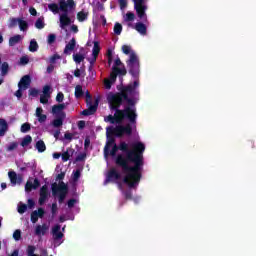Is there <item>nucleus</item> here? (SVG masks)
Wrapping results in <instances>:
<instances>
[{
    "mask_svg": "<svg viewBox=\"0 0 256 256\" xmlns=\"http://www.w3.org/2000/svg\"><path fill=\"white\" fill-rule=\"evenodd\" d=\"M109 149L110 157H115L114 163L116 167L122 168V173L125 174L123 183L129 189H137L141 178L143 177V165H145V144L143 142H134L131 144L132 149L129 150L127 142H120L111 146Z\"/></svg>",
    "mask_w": 256,
    "mask_h": 256,
    "instance_id": "obj_1",
    "label": "nucleus"
},
{
    "mask_svg": "<svg viewBox=\"0 0 256 256\" xmlns=\"http://www.w3.org/2000/svg\"><path fill=\"white\" fill-rule=\"evenodd\" d=\"M133 83L126 86H122L115 94H109L107 97L109 107L111 111H115L114 116L108 115L104 118L106 123L111 125H121L125 119H127L131 125L137 123V108H135V99L129 98V95H133L137 87H139V78Z\"/></svg>",
    "mask_w": 256,
    "mask_h": 256,
    "instance_id": "obj_2",
    "label": "nucleus"
},
{
    "mask_svg": "<svg viewBox=\"0 0 256 256\" xmlns=\"http://www.w3.org/2000/svg\"><path fill=\"white\" fill-rule=\"evenodd\" d=\"M122 52L124 55H129V59L126 61L128 72L134 79H139L141 73V65L139 63V56L131 49L129 45L122 46Z\"/></svg>",
    "mask_w": 256,
    "mask_h": 256,
    "instance_id": "obj_3",
    "label": "nucleus"
},
{
    "mask_svg": "<svg viewBox=\"0 0 256 256\" xmlns=\"http://www.w3.org/2000/svg\"><path fill=\"white\" fill-rule=\"evenodd\" d=\"M118 75H119V79L123 81V77L127 75V68L112 67V72L110 73L109 78L104 80L105 89H111V85H113V83L117 81Z\"/></svg>",
    "mask_w": 256,
    "mask_h": 256,
    "instance_id": "obj_4",
    "label": "nucleus"
},
{
    "mask_svg": "<svg viewBox=\"0 0 256 256\" xmlns=\"http://www.w3.org/2000/svg\"><path fill=\"white\" fill-rule=\"evenodd\" d=\"M86 105L87 109L83 110L81 112V115L84 117H89V115H95L97 113V109L99 107V99H96L93 104V97L91 96V93L89 91L86 92Z\"/></svg>",
    "mask_w": 256,
    "mask_h": 256,
    "instance_id": "obj_5",
    "label": "nucleus"
},
{
    "mask_svg": "<svg viewBox=\"0 0 256 256\" xmlns=\"http://www.w3.org/2000/svg\"><path fill=\"white\" fill-rule=\"evenodd\" d=\"M68 191L69 188L63 181L59 182V185H57V183L52 184V195L55 197V195L58 194V203L60 204L65 201V197H67Z\"/></svg>",
    "mask_w": 256,
    "mask_h": 256,
    "instance_id": "obj_6",
    "label": "nucleus"
},
{
    "mask_svg": "<svg viewBox=\"0 0 256 256\" xmlns=\"http://www.w3.org/2000/svg\"><path fill=\"white\" fill-rule=\"evenodd\" d=\"M134 1V9L137 13L139 19H143L145 17V12L147 11V6L145 5V1L147 0H133Z\"/></svg>",
    "mask_w": 256,
    "mask_h": 256,
    "instance_id": "obj_7",
    "label": "nucleus"
},
{
    "mask_svg": "<svg viewBox=\"0 0 256 256\" xmlns=\"http://www.w3.org/2000/svg\"><path fill=\"white\" fill-rule=\"evenodd\" d=\"M50 195L51 194L49 193V187L47 186V184L43 185L40 188L38 204L40 206L45 205V203H46L47 199H49Z\"/></svg>",
    "mask_w": 256,
    "mask_h": 256,
    "instance_id": "obj_8",
    "label": "nucleus"
},
{
    "mask_svg": "<svg viewBox=\"0 0 256 256\" xmlns=\"http://www.w3.org/2000/svg\"><path fill=\"white\" fill-rule=\"evenodd\" d=\"M116 132H117V137H122L124 135H132L133 134V127L131 126L130 123L126 124L125 126L119 125L116 126Z\"/></svg>",
    "mask_w": 256,
    "mask_h": 256,
    "instance_id": "obj_9",
    "label": "nucleus"
},
{
    "mask_svg": "<svg viewBox=\"0 0 256 256\" xmlns=\"http://www.w3.org/2000/svg\"><path fill=\"white\" fill-rule=\"evenodd\" d=\"M121 179V172L117 168L112 167L106 175V183H111L113 181H119Z\"/></svg>",
    "mask_w": 256,
    "mask_h": 256,
    "instance_id": "obj_10",
    "label": "nucleus"
},
{
    "mask_svg": "<svg viewBox=\"0 0 256 256\" xmlns=\"http://www.w3.org/2000/svg\"><path fill=\"white\" fill-rule=\"evenodd\" d=\"M67 108V104L60 103L52 106V113L55 115V117H61V115H64V117H67V114L63 111Z\"/></svg>",
    "mask_w": 256,
    "mask_h": 256,
    "instance_id": "obj_11",
    "label": "nucleus"
},
{
    "mask_svg": "<svg viewBox=\"0 0 256 256\" xmlns=\"http://www.w3.org/2000/svg\"><path fill=\"white\" fill-rule=\"evenodd\" d=\"M29 87H31V76L24 75L18 83V89H23V91H27Z\"/></svg>",
    "mask_w": 256,
    "mask_h": 256,
    "instance_id": "obj_12",
    "label": "nucleus"
},
{
    "mask_svg": "<svg viewBox=\"0 0 256 256\" xmlns=\"http://www.w3.org/2000/svg\"><path fill=\"white\" fill-rule=\"evenodd\" d=\"M75 5V0H59L60 11L62 12H69L67 8L74 9Z\"/></svg>",
    "mask_w": 256,
    "mask_h": 256,
    "instance_id": "obj_13",
    "label": "nucleus"
},
{
    "mask_svg": "<svg viewBox=\"0 0 256 256\" xmlns=\"http://www.w3.org/2000/svg\"><path fill=\"white\" fill-rule=\"evenodd\" d=\"M8 177L10 179V183L13 185H21V183H23V176L21 174L17 175V172L15 171L8 172Z\"/></svg>",
    "mask_w": 256,
    "mask_h": 256,
    "instance_id": "obj_14",
    "label": "nucleus"
},
{
    "mask_svg": "<svg viewBox=\"0 0 256 256\" xmlns=\"http://www.w3.org/2000/svg\"><path fill=\"white\" fill-rule=\"evenodd\" d=\"M63 14L60 15V27L61 29H65L71 25V18H69V12H62Z\"/></svg>",
    "mask_w": 256,
    "mask_h": 256,
    "instance_id": "obj_15",
    "label": "nucleus"
},
{
    "mask_svg": "<svg viewBox=\"0 0 256 256\" xmlns=\"http://www.w3.org/2000/svg\"><path fill=\"white\" fill-rule=\"evenodd\" d=\"M113 145H117L115 143V137L107 136V141H106V144L104 146V157L106 159H107V157H109V149H111Z\"/></svg>",
    "mask_w": 256,
    "mask_h": 256,
    "instance_id": "obj_16",
    "label": "nucleus"
},
{
    "mask_svg": "<svg viewBox=\"0 0 256 256\" xmlns=\"http://www.w3.org/2000/svg\"><path fill=\"white\" fill-rule=\"evenodd\" d=\"M76 45H77V40H75V38H72L64 48V55H71V51H75Z\"/></svg>",
    "mask_w": 256,
    "mask_h": 256,
    "instance_id": "obj_17",
    "label": "nucleus"
},
{
    "mask_svg": "<svg viewBox=\"0 0 256 256\" xmlns=\"http://www.w3.org/2000/svg\"><path fill=\"white\" fill-rule=\"evenodd\" d=\"M52 235L54 241H59V239H63L64 235L61 232V225H56L53 227Z\"/></svg>",
    "mask_w": 256,
    "mask_h": 256,
    "instance_id": "obj_18",
    "label": "nucleus"
},
{
    "mask_svg": "<svg viewBox=\"0 0 256 256\" xmlns=\"http://www.w3.org/2000/svg\"><path fill=\"white\" fill-rule=\"evenodd\" d=\"M7 131H9L7 120L0 118V137H5Z\"/></svg>",
    "mask_w": 256,
    "mask_h": 256,
    "instance_id": "obj_19",
    "label": "nucleus"
},
{
    "mask_svg": "<svg viewBox=\"0 0 256 256\" xmlns=\"http://www.w3.org/2000/svg\"><path fill=\"white\" fill-rule=\"evenodd\" d=\"M134 29L140 33V35H147V26L143 24V22L136 23Z\"/></svg>",
    "mask_w": 256,
    "mask_h": 256,
    "instance_id": "obj_20",
    "label": "nucleus"
},
{
    "mask_svg": "<svg viewBox=\"0 0 256 256\" xmlns=\"http://www.w3.org/2000/svg\"><path fill=\"white\" fill-rule=\"evenodd\" d=\"M56 118L52 121V125L56 128L63 127V121H65V115L55 116Z\"/></svg>",
    "mask_w": 256,
    "mask_h": 256,
    "instance_id": "obj_21",
    "label": "nucleus"
},
{
    "mask_svg": "<svg viewBox=\"0 0 256 256\" xmlns=\"http://www.w3.org/2000/svg\"><path fill=\"white\" fill-rule=\"evenodd\" d=\"M48 229L49 227L47 226V224L37 225L35 229V235H38V236L45 235Z\"/></svg>",
    "mask_w": 256,
    "mask_h": 256,
    "instance_id": "obj_22",
    "label": "nucleus"
},
{
    "mask_svg": "<svg viewBox=\"0 0 256 256\" xmlns=\"http://www.w3.org/2000/svg\"><path fill=\"white\" fill-rule=\"evenodd\" d=\"M21 39H23V37L19 34L10 37L9 46L10 47H15V45H17V43L21 42Z\"/></svg>",
    "mask_w": 256,
    "mask_h": 256,
    "instance_id": "obj_23",
    "label": "nucleus"
},
{
    "mask_svg": "<svg viewBox=\"0 0 256 256\" xmlns=\"http://www.w3.org/2000/svg\"><path fill=\"white\" fill-rule=\"evenodd\" d=\"M73 153H75V150L73 148H67V151H65L64 153H62L61 157H62V161L67 162L71 155H73Z\"/></svg>",
    "mask_w": 256,
    "mask_h": 256,
    "instance_id": "obj_24",
    "label": "nucleus"
},
{
    "mask_svg": "<svg viewBox=\"0 0 256 256\" xmlns=\"http://www.w3.org/2000/svg\"><path fill=\"white\" fill-rule=\"evenodd\" d=\"M36 149L39 153H45L47 150V146L45 145V142L43 140H39L36 142Z\"/></svg>",
    "mask_w": 256,
    "mask_h": 256,
    "instance_id": "obj_25",
    "label": "nucleus"
},
{
    "mask_svg": "<svg viewBox=\"0 0 256 256\" xmlns=\"http://www.w3.org/2000/svg\"><path fill=\"white\" fill-rule=\"evenodd\" d=\"M48 9L49 11H52L54 15H57V13L61 11V6L58 5L57 3H51V4H48Z\"/></svg>",
    "mask_w": 256,
    "mask_h": 256,
    "instance_id": "obj_26",
    "label": "nucleus"
},
{
    "mask_svg": "<svg viewBox=\"0 0 256 256\" xmlns=\"http://www.w3.org/2000/svg\"><path fill=\"white\" fill-rule=\"evenodd\" d=\"M117 137V127L109 126L106 128V137Z\"/></svg>",
    "mask_w": 256,
    "mask_h": 256,
    "instance_id": "obj_27",
    "label": "nucleus"
},
{
    "mask_svg": "<svg viewBox=\"0 0 256 256\" xmlns=\"http://www.w3.org/2000/svg\"><path fill=\"white\" fill-rule=\"evenodd\" d=\"M38 50H39V44L37 43V40L32 39V40L30 41L29 51H30L31 53H35V52L38 51Z\"/></svg>",
    "mask_w": 256,
    "mask_h": 256,
    "instance_id": "obj_28",
    "label": "nucleus"
},
{
    "mask_svg": "<svg viewBox=\"0 0 256 256\" xmlns=\"http://www.w3.org/2000/svg\"><path fill=\"white\" fill-rule=\"evenodd\" d=\"M87 17H89V13H87L85 11H80L77 13V20L80 23H83V21H87Z\"/></svg>",
    "mask_w": 256,
    "mask_h": 256,
    "instance_id": "obj_29",
    "label": "nucleus"
},
{
    "mask_svg": "<svg viewBox=\"0 0 256 256\" xmlns=\"http://www.w3.org/2000/svg\"><path fill=\"white\" fill-rule=\"evenodd\" d=\"M33 142L31 135H26L21 141V147H28Z\"/></svg>",
    "mask_w": 256,
    "mask_h": 256,
    "instance_id": "obj_30",
    "label": "nucleus"
},
{
    "mask_svg": "<svg viewBox=\"0 0 256 256\" xmlns=\"http://www.w3.org/2000/svg\"><path fill=\"white\" fill-rule=\"evenodd\" d=\"M101 52V46H99V42L94 41V46L92 49L93 57H99V53Z\"/></svg>",
    "mask_w": 256,
    "mask_h": 256,
    "instance_id": "obj_31",
    "label": "nucleus"
},
{
    "mask_svg": "<svg viewBox=\"0 0 256 256\" xmlns=\"http://www.w3.org/2000/svg\"><path fill=\"white\" fill-rule=\"evenodd\" d=\"M18 25H19L20 31H27L29 29V23H27V21H25L21 18L18 22Z\"/></svg>",
    "mask_w": 256,
    "mask_h": 256,
    "instance_id": "obj_32",
    "label": "nucleus"
},
{
    "mask_svg": "<svg viewBox=\"0 0 256 256\" xmlns=\"http://www.w3.org/2000/svg\"><path fill=\"white\" fill-rule=\"evenodd\" d=\"M73 60L79 65L85 61V55L79 53L73 54Z\"/></svg>",
    "mask_w": 256,
    "mask_h": 256,
    "instance_id": "obj_33",
    "label": "nucleus"
},
{
    "mask_svg": "<svg viewBox=\"0 0 256 256\" xmlns=\"http://www.w3.org/2000/svg\"><path fill=\"white\" fill-rule=\"evenodd\" d=\"M84 95V92H83V86L81 85H77L75 87V97L76 99H81V97Z\"/></svg>",
    "mask_w": 256,
    "mask_h": 256,
    "instance_id": "obj_34",
    "label": "nucleus"
},
{
    "mask_svg": "<svg viewBox=\"0 0 256 256\" xmlns=\"http://www.w3.org/2000/svg\"><path fill=\"white\" fill-rule=\"evenodd\" d=\"M9 73V63L3 62L1 65V75L2 77H5Z\"/></svg>",
    "mask_w": 256,
    "mask_h": 256,
    "instance_id": "obj_35",
    "label": "nucleus"
},
{
    "mask_svg": "<svg viewBox=\"0 0 256 256\" xmlns=\"http://www.w3.org/2000/svg\"><path fill=\"white\" fill-rule=\"evenodd\" d=\"M43 17H40L35 22L36 29H45V22L43 21Z\"/></svg>",
    "mask_w": 256,
    "mask_h": 256,
    "instance_id": "obj_36",
    "label": "nucleus"
},
{
    "mask_svg": "<svg viewBox=\"0 0 256 256\" xmlns=\"http://www.w3.org/2000/svg\"><path fill=\"white\" fill-rule=\"evenodd\" d=\"M79 179H81V169H76V171H73L72 180L74 183H77Z\"/></svg>",
    "mask_w": 256,
    "mask_h": 256,
    "instance_id": "obj_37",
    "label": "nucleus"
},
{
    "mask_svg": "<svg viewBox=\"0 0 256 256\" xmlns=\"http://www.w3.org/2000/svg\"><path fill=\"white\" fill-rule=\"evenodd\" d=\"M20 19L21 18H10L8 27L10 29H13V27H17V25L19 24Z\"/></svg>",
    "mask_w": 256,
    "mask_h": 256,
    "instance_id": "obj_38",
    "label": "nucleus"
},
{
    "mask_svg": "<svg viewBox=\"0 0 256 256\" xmlns=\"http://www.w3.org/2000/svg\"><path fill=\"white\" fill-rule=\"evenodd\" d=\"M123 31V25H121V23L116 22L114 25V33L115 35H121Z\"/></svg>",
    "mask_w": 256,
    "mask_h": 256,
    "instance_id": "obj_39",
    "label": "nucleus"
},
{
    "mask_svg": "<svg viewBox=\"0 0 256 256\" xmlns=\"http://www.w3.org/2000/svg\"><path fill=\"white\" fill-rule=\"evenodd\" d=\"M20 131L21 133H28V131H31V124L29 123L22 124Z\"/></svg>",
    "mask_w": 256,
    "mask_h": 256,
    "instance_id": "obj_40",
    "label": "nucleus"
},
{
    "mask_svg": "<svg viewBox=\"0 0 256 256\" xmlns=\"http://www.w3.org/2000/svg\"><path fill=\"white\" fill-rule=\"evenodd\" d=\"M27 255L28 256H39V255L35 254V246H33V245H29L27 247Z\"/></svg>",
    "mask_w": 256,
    "mask_h": 256,
    "instance_id": "obj_41",
    "label": "nucleus"
},
{
    "mask_svg": "<svg viewBox=\"0 0 256 256\" xmlns=\"http://www.w3.org/2000/svg\"><path fill=\"white\" fill-rule=\"evenodd\" d=\"M43 95L47 97H51V87L49 85H45L42 90Z\"/></svg>",
    "mask_w": 256,
    "mask_h": 256,
    "instance_id": "obj_42",
    "label": "nucleus"
},
{
    "mask_svg": "<svg viewBox=\"0 0 256 256\" xmlns=\"http://www.w3.org/2000/svg\"><path fill=\"white\" fill-rule=\"evenodd\" d=\"M125 21H127V22L135 21V13L127 12L126 17H125Z\"/></svg>",
    "mask_w": 256,
    "mask_h": 256,
    "instance_id": "obj_43",
    "label": "nucleus"
},
{
    "mask_svg": "<svg viewBox=\"0 0 256 256\" xmlns=\"http://www.w3.org/2000/svg\"><path fill=\"white\" fill-rule=\"evenodd\" d=\"M56 39H57V35L49 34L48 39H47L48 45H53V43H55Z\"/></svg>",
    "mask_w": 256,
    "mask_h": 256,
    "instance_id": "obj_44",
    "label": "nucleus"
},
{
    "mask_svg": "<svg viewBox=\"0 0 256 256\" xmlns=\"http://www.w3.org/2000/svg\"><path fill=\"white\" fill-rule=\"evenodd\" d=\"M33 189H34L33 182L27 181L25 184V192L30 193V191H33Z\"/></svg>",
    "mask_w": 256,
    "mask_h": 256,
    "instance_id": "obj_45",
    "label": "nucleus"
},
{
    "mask_svg": "<svg viewBox=\"0 0 256 256\" xmlns=\"http://www.w3.org/2000/svg\"><path fill=\"white\" fill-rule=\"evenodd\" d=\"M49 97H51V96H47L45 94H42L40 96V103H42V105H47V103H49Z\"/></svg>",
    "mask_w": 256,
    "mask_h": 256,
    "instance_id": "obj_46",
    "label": "nucleus"
},
{
    "mask_svg": "<svg viewBox=\"0 0 256 256\" xmlns=\"http://www.w3.org/2000/svg\"><path fill=\"white\" fill-rule=\"evenodd\" d=\"M19 147V143L17 142H12L7 146V151H15Z\"/></svg>",
    "mask_w": 256,
    "mask_h": 256,
    "instance_id": "obj_47",
    "label": "nucleus"
},
{
    "mask_svg": "<svg viewBox=\"0 0 256 256\" xmlns=\"http://www.w3.org/2000/svg\"><path fill=\"white\" fill-rule=\"evenodd\" d=\"M38 221H39V216L37 214V210H35L31 213V222L37 223Z\"/></svg>",
    "mask_w": 256,
    "mask_h": 256,
    "instance_id": "obj_48",
    "label": "nucleus"
},
{
    "mask_svg": "<svg viewBox=\"0 0 256 256\" xmlns=\"http://www.w3.org/2000/svg\"><path fill=\"white\" fill-rule=\"evenodd\" d=\"M13 239H15V241H21V230H15L13 233Z\"/></svg>",
    "mask_w": 256,
    "mask_h": 256,
    "instance_id": "obj_49",
    "label": "nucleus"
},
{
    "mask_svg": "<svg viewBox=\"0 0 256 256\" xmlns=\"http://www.w3.org/2000/svg\"><path fill=\"white\" fill-rule=\"evenodd\" d=\"M123 195H124L125 199H127V200L133 199V193L131 192V190L124 191Z\"/></svg>",
    "mask_w": 256,
    "mask_h": 256,
    "instance_id": "obj_50",
    "label": "nucleus"
},
{
    "mask_svg": "<svg viewBox=\"0 0 256 256\" xmlns=\"http://www.w3.org/2000/svg\"><path fill=\"white\" fill-rule=\"evenodd\" d=\"M25 211H27L26 204H20L18 206V213H20V215H23V213H25Z\"/></svg>",
    "mask_w": 256,
    "mask_h": 256,
    "instance_id": "obj_51",
    "label": "nucleus"
},
{
    "mask_svg": "<svg viewBox=\"0 0 256 256\" xmlns=\"http://www.w3.org/2000/svg\"><path fill=\"white\" fill-rule=\"evenodd\" d=\"M58 209L59 208L57 207V202L52 203L51 213H52L53 217H55V215H57Z\"/></svg>",
    "mask_w": 256,
    "mask_h": 256,
    "instance_id": "obj_52",
    "label": "nucleus"
},
{
    "mask_svg": "<svg viewBox=\"0 0 256 256\" xmlns=\"http://www.w3.org/2000/svg\"><path fill=\"white\" fill-rule=\"evenodd\" d=\"M63 99H65V95L63 92H59L56 96L57 103H63Z\"/></svg>",
    "mask_w": 256,
    "mask_h": 256,
    "instance_id": "obj_53",
    "label": "nucleus"
},
{
    "mask_svg": "<svg viewBox=\"0 0 256 256\" xmlns=\"http://www.w3.org/2000/svg\"><path fill=\"white\" fill-rule=\"evenodd\" d=\"M29 95L31 97H37V95H39V90H37V88H31L29 90Z\"/></svg>",
    "mask_w": 256,
    "mask_h": 256,
    "instance_id": "obj_54",
    "label": "nucleus"
},
{
    "mask_svg": "<svg viewBox=\"0 0 256 256\" xmlns=\"http://www.w3.org/2000/svg\"><path fill=\"white\" fill-rule=\"evenodd\" d=\"M75 203H77V200L74 198L68 200L67 205H68L69 209H73L75 207Z\"/></svg>",
    "mask_w": 256,
    "mask_h": 256,
    "instance_id": "obj_55",
    "label": "nucleus"
},
{
    "mask_svg": "<svg viewBox=\"0 0 256 256\" xmlns=\"http://www.w3.org/2000/svg\"><path fill=\"white\" fill-rule=\"evenodd\" d=\"M85 157H87V154H85V153L80 154V155H78V156L75 158V162H76V163H79V161H85Z\"/></svg>",
    "mask_w": 256,
    "mask_h": 256,
    "instance_id": "obj_56",
    "label": "nucleus"
},
{
    "mask_svg": "<svg viewBox=\"0 0 256 256\" xmlns=\"http://www.w3.org/2000/svg\"><path fill=\"white\" fill-rule=\"evenodd\" d=\"M37 215H38V218L43 219V217H45V209L38 208Z\"/></svg>",
    "mask_w": 256,
    "mask_h": 256,
    "instance_id": "obj_57",
    "label": "nucleus"
},
{
    "mask_svg": "<svg viewBox=\"0 0 256 256\" xmlns=\"http://www.w3.org/2000/svg\"><path fill=\"white\" fill-rule=\"evenodd\" d=\"M36 117H38V121L40 123H45V121H47V115H45V114H40V115H38Z\"/></svg>",
    "mask_w": 256,
    "mask_h": 256,
    "instance_id": "obj_58",
    "label": "nucleus"
},
{
    "mask_svg": "<svg viewBox=\"0 0 256 256\" xmlns=\"http://www.w3.org/2000/svg\"><path fill=\"white\" fill-rule=\"evenodd\" d=\"M57 59H61V56L59 54H54L50 57V63L54 64Z\"/></svg>",
    "mask_w": 256,
    "mask_h": 256,
    "instance_id": "obj_59",
    "label": "nucleus"
},
{
    "mask_svg": "<svg viewBox=\"0 0 256 256\" xmlns=\"http://www.w3.org/2000/svg\"><path fill=\"white\" fill-rule=\"evenodd\" d=\"M20 63L21 65H27V63H29V58L27 56H22L20 58Z\"/></svg>",
    "mask_w": 256,
    "mask_h": 256,
    "instance_id": "obj_60",
    "label": "nucleus"
},
{
    "mask_svg": "<svg viewBox=\"0 0 256 256\" xmlns=\"http://www.w3.org/2000/svg\"><path fill=\"white\" fill-rule=\"evenodd\" d=\"M121 65L123 67H125V65H123V62H121V59L120 58H117L114 62V65L112 67H121Z\"/></svg>",
    "mask_w": 256,
    "mask_h": 256,
    "instance_id": "obj_61",
    "label": "nucleus"
},
{
    "mask_svg": "<svg viewBox=\"0 0 256 256\" xmlns=\"http://www.w3.org/2000/svg\"><path fill=\"white\" fill-rule=\"evenodd\" d=\"M120 9H125L127 7V0H118Z\"/></svg>",
    "mask_w": 256,
    "mask_h": 256,
    "instance_id": "obj_62",
    "label": "nucleus"
},
{
    "mask_svg": "<svg viewBox=\"0 0 256 256\" xmlns=\"http://www.w3.org/2000/svg\"><path fill=\"white\" fill-rule=\"evenodd\" d=\"M35 207V200L34 199H28V208L33 209Z\"/></svg>",
    "mask_w": 256,
    "mask_h": 256,
    "instance_id": "obj_63",
    "label": "nucleus"
},
{
    "mask_svg": "<svg viewBox=\"0 0 256 256\" xmlns=\"http://www.w3.org/2000/svg\"><path fill=\"white\" fill-rule=\"evenodd\" d=\"M64 139H67L68 141H73V134L67 132L64 134Z\"/></svg>",
    "mask_w": 256,
    "mask_h": 256,
    "instance_id": "obj_64",
    "label": "nucleus"
}]
</instances>
